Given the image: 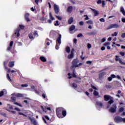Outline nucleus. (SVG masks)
I'll list each match as a JSON object with an SVG mask.
<instances>
[{
    "label": "nucleus",
    "mask_w": 125,
    "mask_h": 125,
    "mask_svg": "<svg viewBox=\"0 0 125 125\" xmlns=\"http://www.w3.org/2000/svg\"><path fill=\"white\" fill-rule=\"evenodd\" d=\"M79 63V61L78 59H74L72 62V66L71 69H74V68H78V67H80V66H82L83 65V63L81 62L78 64Z\"/></svg>",
    "instance_id": "1"
},
{
    "label": "nucleus",
    "mask_w": 125,
    "mask_h": 125,
    "mask_svg": "<svg viewBox=\"0 0 125 125\" xmlns=\"http://www.w3.org/2000/svg\"><path fill=\"white\" fill-rule=\"evenodd\" d=\"M62 38V35L60 34H58V37L56 40V49H59L60 44H61V39Z\"/></svg>",
    "instance_id": "2"
},
{
    "label": "nucleus",
    "mask_w": 125,
    "mask_h": 125,
    "mask_svg": "<svg viewBox=\"0 0 125 125\" xmlns=\"http://www.w3.org/2000/svg\"><path fill=\"white\" fill-rule=\"evenodd\" d=\"M104 97L105 101H108V104H110V105L114 103V100H113V97H111V96L109 95H104Z\"/></svg>",
    "instance_id": "3"
},
{
    "label": "nucleus",
    "mask_w": 125,
    "mask_h": 125,
    "mask_svg": "<svg viewBox=\"0 0 125 125\" xmlns=\"http://www.w3.org/2000/svg\"><path fill=\"white\" fill-rule=\"evenodd\" d=\"M64 110V109L62 107H59L56 109V112L57 114V117L58 118H62V112Z\"/></svg>",
    "instance_id": "4"
},
{
    "label": "nucleus",
    "mask_w": 125,
    "mask_h": 125,
    "mask_svg": "<svg viewBox=\"0 0 125 125\" xmlns=\"http://www.w3.org/2000/svg\"><path fill=\"white\" fill-rule=\"evenodd\" d=\"M120 26L119 24L117 23L115 24H111L109 25V26L106 28V30H110V29H113V28H119Z\"/></svg>",
    "instance_id": "5"
},
{
    "label": "nucleus",
    "mask_w": 125,
    "mask_h": 125,
    "mask_svg": "<svg viewBox=\"0 0 125 125\" xmlns=\"http://www.w3.org/2000/svg\"><path fill=\"white\" fill-rule=\"evenodd\" d=\"M117 110V105L116 104H114L112 107H111L109 109V112L110 113H116V111Z\"/></svg>",
    "instance_id": "6"
},
{
    "label": "nucleus",
    "mask_w": 125,
    "mask_h": 125,
    "mask_svg": "<svg viewBox=\"0 0 125 125\" xmlns=\"http://www.w3.org/2000/svg\"><path fill=\"white\" fill-rule=\"evenodd\" d=\"M115 61H119V63L121 64L122 65H125V62H123L122 61V59L120 58L119 56H115Z\"/></svg>",
    "instance_id": "7"
},
{
    "label": "nucleus",
    "mask_w": 125,
    "mask_h": 125,
    "mask_svg": "<svg viewBox=\"0 0 125 125\" xmlns=\"http://www.w3.org/2000/svg\"><path fill=\"white\" fill-rule=\"evenodd\" d=\"M41 108L42 111H43V112H46V111H47V110L48 111H51V108L50 107H47L46 106L43 107V106L41 105Z\"/></svg>",
    "instance_id": "8"
},
{
    "label": "nucleus",
    "mask_w": 125,
    "mask_h": 125,
    "mask_svg": "<svg viewBox=\"0 0 125 125\" xmlns=\"http://www.w3.org/2000/svg\"><path fill=\"white\" fill-rule=\"evenodd\" d=\"M54 10L56 14L59 13V7L55 4H54Z\"/></svg>",
    "instance_id": "9"
},
{
    "label": "nucleus",
    "mask_w": 125,
    "mask_h": 125,
    "mask_svg": "<svg viewBox=\"0 0 125 125\" xmlns=\"http://www.w3.org/2000/svg\"><path fill=\"white\" fill-rule=\"evenodd\" d=\"M30 16V14L29 13H26L24 15V19L27 21V22H30L31 20L29 18V17Z\"/></svg>",
    "instance_id": "10"
},
{
    "label": "nucleus",
    "mask_w": 125,
    "mask_h": 125,
    "mask_svg": "<svg viewBox=\"0 0 125 125\" xmlns=\"http://www.w3.org/2000/svg\"><path fill=\"white\" fill-rule=\"evenodd\" d=\"M114 121L115 123H121L122 122V117L120 116H116L114 118Z\"/></svg>",
    "instance_id": "11"
},
{
    "label": "nucleus",
    "mask_w": 125,
    "mask_h": 125,
    "mask_svg": "<svg viewBox=\"0 0 125 125\" xmlns=\"http://www.w3.org/2000/svg\"><path fill=\"white\" fill-rule=\"evenodd\" d=\"M90 9L93 12L94 16H98L99 15V12H98V11H97L94 9H92L91 8H90Z\"/></svg>",
    "instance_id": "12"
},
{
    "label": "nucleus",
    "mask_w": 125,
    "mask_h": 125,
    "mask_svg": "<svg viewBox=\"0 0 125 125\" xmlns=\"http://www.w3.org/2000/svg\"><path fill=\"white\" fill-rule=\"evenodd\" d=\"M12 95H13V96H16V97H23L24 96L23 94H20V93H17V94L13 93V94H12Z\"/></svg>",
    "instance_id": "13"
},
{
    "label": "nucleus",
    "mask_w": 125,
    "mask_h": 125,
    "mask_svg": "<svg viewBox=\"0 0 125 125\" xmlns=\"http://www.w3.org/2000/svg\"><path fill=\"white\" fill-rule=\"evenodd\" d=\"M5 70H7V73H16V71L14 70H10V68H8L7 67H5Z\"/></svg>",
    "instance_id": "14"
},
{
    "label": "nucleus",
    "mask_w": 125,
    "mask_h": 125,
    "mask_svg": "<svg viewBox=\"0 0 125 125\" xmlns=\"http://www.w3.org/2000/svg\"><path fill=\"white\" fill-rule=\"evenodd\" d=\"M19 32H20V28H18L16 30V32H15V34L17 35V37L20 36V33H19Z\"/></svg>",
    "instance_id": "15"
},
{
    "label": "nucleus",
    "mask_w": 125,
    "mask_h": 125,
    "mask_svg": "<svg viewBox=\"0 0 125 125\" xmlns=\"http://www.w3.org/2000/svg\"><path fill=\"white\" fill-rule=\"evenodd\" d=\"M67 11V12H68V13H71V12H72V11H73V6H70L68 7Z\"/></svg>",
    "instance_id": "16"
},
{
    "label": "nucleus",
    "mask_w": 125,
    "mask_h": 125,
    "mask_svg": "<svg viewBox=\"0 0 125 125\" xmlns=\"http://www.w3.org/2000/svg\"><path fill=\"white\" fill-rule=\"evenodd\" d=\"M96 104L99 107H101L103 106V104H102V103H101V102H96Z\"/></svg>",
    "instance_id": "17"
},
{
    "label": "nucleus",
    "mask_w": 125,
    "mask_h": 125,
    "mask_svg": "<svg viewBox=\"0 0 125 125\" xmlns=\"http://www.w3.org/2000/svg\"><path fill=\"white\" fill-rule=\"evenodd\" d=\"M104 75H105V72H102V73H100L99 75V80H101V79H102V78H103V76H104Z\"/></svg>",
    "instance_id": "18"
},
{
    "label": "nucleus",
    "mask_w": 125,
    "mask_h": 125,
    "mask_svg": "<svg viewBox=\"0 0 125 125\" xmlns=\"http://www.w3.org/2000/svg\"><path fill=\"white\" fill-rule=\"evenodd\" d=\"M40 59L42 62H46V59L43 56L40 57Z\"/></svg>",
    "instance_id": "19"
},
{
    "label": "nucleus",
    "mask_w": 125,
    "mask_h": 125,
    "mask_svg": "<svg viewBox=\"0 0 125 125\" xmlns=\"http://www.w3.org/2000/svg\"><path fill=\"white\" fill-rule=\"evenodd\" d=\"M77 78L79 79V80H76L74 81V82H75V83H82V78L79 77H77Z\"/></svg>",
    "instance_id": "20"
},
{
    "label": "nucleus",
    "mask_w": 125,
    "mask_h": 125,
    "mask_svg": "<svg viewBox=\"0 0 125 125\" xmlns=\"http://www.w3.org/2000/svg\"><path fill=\"white\" fill-rule=\"evenodd\" d=\"M14 66V62L12 61V62H9V64H8V66L10 67H12Z\"/></svg>",
    "instance_id": "21"
},
{
    "label": "nucleus",
    "mask_w": 125,
    "mask_h": 125,
    "mask_svg": "<svg viewBox=\"0 0 125 125\" xmlns=\"http://www.w3.org/2000/svg\"><path fill=\"white\" fill-rule=\"evenodd\" d=\"M68 24H71L73 22H74V18L73 17H71L69 20H68Z\"/></svg>",
    "instance_id": "22"
},
{
    "label": "nucleus",
    "mask_w": 125,
    "mask_h": 125,
    "mask_svg": "<svg viewBox=\"0 0 125 125\" xmlns=\"http://www.w3.org/2000/svg\"><path fill=\"white\" fill-rule=\"evenodd\" d=\"M66 115H67V111L63 109L62 112V115L63 117H66Z\"/></svg>",
    "instance_id": "23"
},
{
    "label": "nucleus",
    "mask_w": 125,
    "mask_h": 125,
    "mask_svg": "<svg viewBox=\"0 0 125 125\" xmlns=\"http://www.w3.org/2000/svg\"><path fill=\"white\" fill-rule=\"evenodd\" d=\"M33 35H34V32H31L28 35V37H29V39H34V37H33Z\"/></svg>",
    "instance_id": "24"
},
{
    "label": "nucleus",
    "mask_w": 125,
    "mask_h": 125,
    "mask_svg": "<svg viewBox=\"0 0 125 125\" xmlns=\"http://www.w3.org/2000/svg\"><path fill=\"white\" fill-rule=\"evenodd\" d=\"M73 78H77V75H76V72L75 69L73 70L72 74H71Z\"/></svg>",
    "instance_id": "25"
},
{
    "label": "nucleus",
    "mask_w": 125,
    "mask_h": 125,
    "mask_svg": "<svg viewBox=\"0 0 125 125\" xmlns=\"http://www.w3.org/2000/svg\"><path fill=\"white\" fill-rule=\"evenodd\" d=\"M97 33L96 32H90V33H88L87 34V35H88L89 36H94L95 35H96Z\"/></svg>",
    "instance_id": "26"
},
{
    "label": "nucleus",
    "mask_w": 125,
    "mask_h": 125,
    "mask_svg": "<svg viewBox=\"0 0 125 125\" xmlns=\"http://www.w3.org/2000/svg\"><path fill=\"white\" fill-rule=\"evenodd\" d=\"M73 57H74V54H71V53L68 55L67 56V58L68 59H72V58H73Z\"/></svg>",
    "instance_id": "27"
},
{
    "label": "nucleus",
    "mask_w": 125,
    "mask_h": 125,
    "mask_svg": "<svg viewBox=\"0 0 125 125\" xmlns=\"http://www.w3.org/2000/svg\"><path fill=\"white\" fill-rule=\"evenodd\" d=\"M72 87H73V88H77L78 87V85L77 83H73L71 86Z\"/></svg>",
    "instance_id": "28"
},
{
    "label": "nucleus",
    "mask_w": 125,
    "mask_h": 125,
    "mask_svg": "<svg viewBox=\"0 0 125 125\" xmlns=\"http://www.w3.org/2000/svg\"><path fill=\"white\" fill-rule=\"evenodd\" d=\"M65 50L67 53H69V52L71 51V49L70 48V47L67 46L66 47Z\"/></svg>",
    "instance_id": "29"
},
{
    "label": "nucleus",
    "mask_w": 125,
    "mask_h": 125,
    "mask_svg": "<svg viewBox=\"0 0 125 125\" xmlns=\"http://www.w3.org/2000/svg\"><path fill=\"white\" fill-rule=\"evenodd\" d=\"M76 28L74 25H71V26L69 28V31H74V29Z\"/></svg>",
    "instance_id": "30"
},
{
    "label": "nucleus",
    "mask_w": 125,
    "mask_h": 125,
    "mask_svg": "<svg viewBox=\"0 0 125 125\" xmlns=\"http://www.w3.org/2000/svg\"><path fill=\"white\" fill-rule=\"evenodd\" d=\"M86 23L87 24H90L91 25H93V21L91 20H89V21H86Z\"/></svg>",
    "instance_id": "31"
},
{
    "label": "nucleus",
    "mask_w": 125,
    "mask_h": 125,
    "mask_svg": "<svg viewBox=\"0 0 125 125\" xmlns=\"http://www.w3.org/2000/svg\"><path fill=\"white\" fill-rule=\"evenodd\" d=\"M93 95L95 96H98V95H99V93H98V92L96 91V90H94L93 92Z\"/></svg>",
    "instance_id": "32"
},
{
    "label": "nucleus",
    "mask_w": 125,
    "mask_h": 125,
    "mask_svg": "<svg viewBox=\"0 0 125 125\" xmlns=\"http://www.w3.org/2000/svg\"><path fill=\"white\" fill-rule=\"evenodd\" d=\"M49 17L50 19L51 20H52V21L54 20V18L53 17V16H52V14H51V13H49Z\"/></svg>",
    "instance_id": "33"
},
{
    "label": "nucleus",
    "mask_w": 125,
    "mask_h": 125,
    "mask_svg": "<svg viewBox=\"0 0 125 125\" xmlns=\"http://www.w3.org/2000/svg\"><path fill=\"white\" fill-rule=\"evenodd\" d=\"M7 79L9 82H12L11 79L10 78V76H9V74H7Z\"/></svg>",
    "instance_id": "34"
},
{
    "label": "nucleus",
    "mask_w": 125,
    "mask_h": 125,
    "mask_svg": "<svg viewBox=\"0 0 125 125\" xmlns=\"http://www.w3.org/2000/svg\"><path fill=\"white\" fill-rule=\"evenodd\" d=\"M124 110L125 108H124V107H121L119 109V113H122V112H124Z\"/></svg>",
    "instance_id": "35"
},
{
    "label": "nucleus",
    "mask_w": 125,
    "mask_h": 125,
    "mask_svg": "<svg viewBox=\"0 0 125 125\" xmlns=\"http://www.w3.org/2000/svg\"><path fill=\"white\" fill-rule=\"evenodd\" d=\"M91 86L92 88H93V89H95V90H98V89H97V87H95L94 85L91 84Z\"/></svg>",
    "instance_id": "36"
},
{
    "label": "nucleus",
    "mask_w": 125,
    "mask_h": 125,
    "mask_svg": "<svg viewBox=\"0 0 125 125\" xmlns=\"http://www.w3.org/2000/svg\"><path fill=\"white\" fill-rule=\"evenodd\" d=\"M11 99L13 101V102H15L16 101V98L15 97H11Z\"/></svg>",
    "instance_id": "37"
},
{
    "label": "nucleus",
    "mask_w": 125,
    "mask_h": 125,
    "mask_svg": "<svg viewBox=\"0 0 125 125\" xmlns=\"http://www.w3.org/2000/svg\"><path fill=\"white\" fill-rule=\"evenodd\" d=\"M4 95V92L3 91H1L0 92V97H1V96H3Z\"/></svg>",
    "instance_id": "38"
},
{
    "label": "nucleus",
    "mask_w": 125,
    "mask_h": 125,
    "mask_svg": "<svg viewBox=\"0 0 125 125\" xmlns=\"http://www.w3.org/2000/svg\"><path fill=\"white\" fill-rule=\"evenodd\" d=\"M84 17H85L84 20H88V19H89V18H88V16L87 15H84Z\"/></svg>",
    "instance_id": "39"
},
{
    "label": "nucleus",
    "mask_w": 125,
    "mask_h": 125,
    "mask_svg": "<svg viewBox=\"0 0 125 125\" xmlns=\"http://www.w3.org/2000/svg\"><path fill=\"white\" fill-rule=\"evenodd\" d=\"M18 114H19V115H21L22 116H24V117H27V116L26 115L22 113V112H19Z\"/></svg>",
    "instance_id": "40"
},
{
    "label": "nucleus",
    "mask_w": 125,
    "mask_h": 125,
    "mask_svg": "<svg viewBox=\"0 0 125 125\" xmlns=\"http://www.w3.org/2000/svg\"><path fill=\"white\" fill-rule=\"evenodd\" d=\"M21 86L22 87H27L28 86V84H22L21 85Z\"/></svg>",
    "instance_id": "41"
},
{
    "label": "nucleus",
    "mask_w": 125,
    "mask_h": 125,
    "mask_svg": "<svg viewBox=\"0 0 125 125\" xmlns=\"http://www.w3.org/2000/svg\"><path fill=\"white\" fill-rule=\"evenodd\" d=\"M2 116H3V117H5V118H7V115L5 113H1Z\"/></svg>",
    "instance_id": "42"
},
{
    "label": "nucleus",
    "mask_w": 125,
    "mask_h": 125,
    "mask_svg": "<svg viewBox=\"0 0 125 125\" xmlns=\"http://www.w3.org/2000/svg\"><path fill=\"white\" fill-rule=\"evenodd\" d=\"M24 28H25V26L22 25H20V29H21V30H23Z\"/></svg>",
    "instance_id": "43"
},
{
    "label": "nucleus",
    "mask_w": 125,
    "mask_h": 125,
    "mask_svg": "<svg viewBox=\"0 0 125 125\" xmlns=\"http://www.w3.org/2000/svg\"><path fill=\"white\" fill-rule=\"evenodd\" d=\"M116 36H118V32H114V34H112V37H114V36L116 37Z\"/></svg>",
    "instance_id": "44"
},
{
    "label": "nucleus",
    "mask_w": 125,
    "mask_h": 125,
    "mask_svg": "<svg viewBox=\"0 0 125 125\" xmlns=\"http://www.w3.org/2000/svg\"><path fill=\"white\" fill-rule=\"evenodd\" d=\"M110 77H111V78L112 79H115V78H116V75H115V74H111L110 75Z\"/></svg>",
    "instance_id": "45"
},
{
    "label": "nucleus",
    "mask_w": 125,
    "mask_h": 125,
    "mask_svg": "<svg viewBox=\"0 0 125 125\" xmlns=\"http://www.w3.org/2000/svg\"><path fill=\"white\" fill-rule=\"evenodd\" d=\"M34 36H37V37H39V34H38V31H34Z\"/></svg>",
    "instance_id": "46"
},
{
    "label": "nucleus",
    "mask_w": 125,
    "mask_h": 125,
    "mask_svg": "<svg viewBox=\"0 0 125 125\" xmlns=\"http://www.w3.org/2000/svg\"><path fill=\"white\" fill-rule=\"evenodd\" d=\"M59 21H56V23H55V26H59Z\"/></svg>",
    "instance_id": "47"
},
{
    "label": "nucleus",
    "mask_w": 125,
    "mask_h": 125,
    "mask_svg": "<svg viewBox=\"0 0 125 125\" xmlns=\"http://www.w3.org/2000/svg\"><path fill=\"white\" fill-rule=\"evenodd\" d=\"M109 44H110V42H106L104 43V46H107V45H109Z\"/></svg>",
    "instance_id": "48"
},
{
    "label": "nucleus",
    "mask_w": 125,
    "mask_h": 125,
    "mask_svg": "<svg viewBox=\"0 0 125 125\" xmlns=\"http://www.w3.org/2000/svg\"><path fill=\"white\" fill-rule=\"evenodd\" d=\"M56 17L58 19V20H62V18L61 17L56 16Z\"/></svg>",
    "instance_id": "49"
},
{
    "label": "nucleus",
    "mask_w": 125,
    "mask_h": 125,
    "mask_svg": "<svg viewBox=\"0 0 125 125\" xmlns=\"http://www.w3.org/2000/svg\"><path fill=\"white\" fill-rule=\"evenodd\" d=\"M97 3L98 4H100V3H102V0H98Z\"/></svg>",
    "instance_id": "50"
},
{
    "label": "nucleus",
    "mask_w": 125,
    "mask_h": 125,
    "mask_svg": "<svg viewBox=\"0 0 125 125\" xmlns=\"http://www.w3.org/2000/svg\"><path fill=\"white\" fill-rule=\"evenodd\" d=\"M83 34L80 33L77 35V38H81V37H83Z\"/></svg>",
    "instance_id": "51"
},
{
    "label": "nucleus",
    "mask_w": 125,
    "mask_h": 125,
    "mask_svg": "<svg viewBox=\"0 0 125 125\" xmlns=\"http://www.w3.org/2000/svg\"><path fill=\"white\" fill-rule=\"evenodd\" d=\"M34 92H35V93H36V94H40V91L37 90L36 89H35L34 90Z\"/></svg>",
    "instance_id": "52"
},
{
    "label": "nucleus",
    "mask_w": 125,
    "mask_h": 125,
    "mask_svg": "<svg viewBox=\"0 0 125 125\" xmlns=\"http://www.w3.org/2000/svg\"><path fill=\"white\" fill-rule=\"evenodd\" d=\"M87 46L88 47V48H91V44L90 43H88L87 45Z\"/></svg>",
    "instance_id": "53"
},
{
    "label": "nucleus",
    "mask_w": 125,
    "mask_h": 125,
    "mask_svg": "<svg viewBox=\"0 0 125 125\" xmlns=\"http://www.w3.org/2000/svg\"><path fill=\"white\" fill-rule=\"evenodd\" d=\"M82 55L81 56V58L82 59V60H84V57H83V52H82Z\"/></svg>",
    "instance_id": "54"
},
{
    "label": "nucleus",
    "mask_w": 125,
    "mask_h": 125,
    "mask_svg": "<svg viewBox=\"0 0 125 125\" xmlns=\"http://www.w3.org/2000/svg\"><path fill=\"white\" fill-rule=\"evenodd\" d=\"M120 54L121 55V56H125V52H120Z\"/></svg>",
    "instance_id": "55"
},
{
    "label": "nucleus",
    "mask_w": 125,
    "mask_h": 125,
    "mask_svg": "<svg viewBox=\"0 0 125 125\" xmlns=\"http://www.w3.org/2000/svg\"><path fill=\"white\" fill-rule=\"evenodd\" d=\"M83 24L84 23L83 21H81L80 22H79V25H80V26H83Z\"/></svg>",
    "instance_id": "56"
},
{
    "label": "nucleus",
    "mask_w": 125,
    "mask_h": 125,
    "mask_svg": "<svg viewBox=\"0 0 125 125\" xmlns=\"http://www.w3.org/2000/svg\"><path fill=\"white\" fill-rule=\"evenodd\" d=\"M100 22H105V20H104V18H101L100 19Z\"/></svg>",
    "instance_id": "57"
},
{
    "label": "nucleus",
    "mask_w": 125,
    "mask_h": 125,
    "mask_svg": "<svg viewBox=\"0 0 125 125\" xmlns=\"http://www.w3.org/2000/svg\"><path fill=\"white\" fill-rule=\"evenodd\" d=\"M102 3L103 7H104L105 6V1H102Z\"/></svg>",
    "instance_id": "58"
},
{
    "label": "nucleus",
    "mask_w": 125,
    "mask_h": 125,
    "mask_svg": "<svg viewBox=\"0 0 125 125\" xmlns=\"http://www.w3.org/2000/svg\"><path fill=\"white\" fill-rule=\"evenodd\" d=\"M12 45H13V41H11V42H10L9 46H11V47H12Z\"/></svg>",
    "instance_id": "59"
},
{
    "label": "nucleus",
    "mask_w": 125,
    "mask_h": 125,
    "mask_svg": "<svg viewBox=\"0 0 125 125\" xmlns=\"http://www.w3.org/2000/svg\"><path fill=\"white\" fill-rule=\"evenodd\" d=\"M77 42H78V40H77V39H74L73 40V42H74V43L75 44H77Z\"/></svg>",
    "instance_id": "60"
},
{
    "label": "nucleus",
    "mask_w": 125,
    "mask_h": 125,
    "mask_svg": "<svg viewBox=\"0 0 125 125\" xmlns=\"http://www.w3.org/2000/svg\"><path fill=\"white\" fill-rule=\"evenodd\" d=\"M121 37L124 39L125 38V33H122Z\"/></svg>",
    "instance_id": "61"
},
{
    "label": "nucleus",
    "mask_w": 125,
    "mask_h": 125,
    "mask_svg": "<svg viewBox=\"0 0 125 125\" xmlns=\"http://www.w3.org/2000/svg\"><path fill=\"white\" fill-rule=\"evenodd\" d=\"M86 64H91V63H92V62L90 61H88L86 62Z\"/></svg>",
    "instance_id": "62"
},
{
    "label": "nucleus",
    "mask_w": 125,
    "mask_h": 125,
    "mask_svg": "<svg viewBox=\"0 0 125 125\" xmlns=\"http://www.w3.org/2000/svg\"><path fill=\"white\" fill-rule=\"evenodd\" d=\"M121 122H123V123H125V118H123L121 117Z\"/></svg>",
    "instance_id": "63"
},
{
    "label": "nucleus",
    "mask_w": 125,
    "mask_h": 125,
    "mask_svg": "<svg viewBox=\"0 0 125 125\" xmlns=\"http://www.w3.org/2000/svg\"><path fill=\"white\" fill-rule=\"evenodd\" d=\"M122 21L123 22V23H125V18H123L122 19Z\"/></svg>",
    "instance_id": "64"
}]
</instances>
